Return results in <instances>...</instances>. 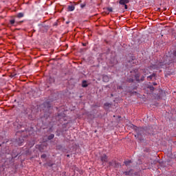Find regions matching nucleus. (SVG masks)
I'll return each instance as SVG.
<instances>
[{"label": "nucleus", "instance_id": "obj_21", "mask_svg": "<svg viewBox=\"0 0 176 176\" xmlns=\"http://www.w3.org/2000/svg\"><path fill=\"white\" fill-rule=\"evenodd\" d=\"M10 23L12 25H13V24H14V19H12L10 21Z\"/></svg>", "mask_w": 176, "mask_h": 176}, {"label": "nucleus", "instance_id": "obj_2", "mask_svg": "<svg viewBox=\"0 0 176 176\" xmlns=\"http://www.w3.org/2000/svg\"><path fill=\"white\" fill-rule=\"evenodd\" d=\"M134 130L137 133V135H135V138L141 141L142 140V135L144 134V128L134 126Z\"/></svg>", "mask_w": 176, "mask_h": 176}, {"label": "nucleus", "instance_id": "obj_22", "mask_svg": "<svg viewBox=\"0 0 176 176\" xmlns=\"http://www.w3.org/2000/svg\"><path fill=\"white\" fill-rule=\"evenodd\" d=\"M41 159H45V157H46V154H43V155H41Z\"/></svg>", "mask_w": 176, "mask_h": 176}, {"label": "nucleus", "instance_id": "obj_13", "mask_svg": "<svg viewBox=\"0 0 176 176\" xmlns=\"http://www.w3.org/2000/svg\"><path fill=\"white\" fill-rule=\"evenodd\" d=\"M53 138H54V134H51L48 136L47 140H53Z\"/></svg>", "mask_w": 176, "mask_h": 176}, {"label": "nucleus", "instance_id": "obj_10", "mask_svg": "<svg viewBox=\"0 0 176 176\" xmlns=\"http://www.w3.org/2000/svg\"><path fill=\"white\" fill-rule=\"evenodd\" d=\"M102 80L103 82H109V77H108V76L107 75H104L102 77Z\"/></svg>", "mask_w": 176, "mask_h": 176}, {"label": "nucleus", "instance_id": "obj_5", "mask_svg": "<svg viewBox=\"0 0 176 176\" xmlns=\"http://www.w3.org/2000/svg\"><path fill=\"white\" fill-rule=\"evenodd\" d=\"M43 107H45V109H47V111H50L51 108L50 102H44Z\"/></svg>", "mask_w": 176, "mask_h": 176}, {"label": "nucleus", "instance_id": "obj_17", "mask_svg": "<svg viewBox=\"0 0 176 176\" xmlns=\"http://www.w3.org/2000/svg\"><path fill=\"white\" fill-rule=\"evenodd\" d=\"M86 6V3H81L80 4V8L81 9H83V8H85Z\"/></svg>", "mask_w": 176, "mask_h": 176}, {"label": "nucleus", "instance_id": "obj_19", "mask_svg": "<svg viewBox=\"0 0 176 176\" xmlns=\"http://www.w3.org/2000/svg\"><path fill=\"white\" fill-rule=\"evenodd\" d=\"M149 89H150L151 91H153L155 90V87H153V86H150Z\"/></svg>", "mask_w": 176, "mask_h": 176}, {"label": "nucleus", "instance_id": "obj_29", "mask_svg": "<svg viewBox=\"0 0 176 176\" xmlns=\"http://www.w3.org/2000/svg\"><path fill=\"white\" fill-rule=\"evenodd\" d=\"M67 157H69V155H67Z\"/></svg>", "mask_w": 176, "mask_h": 176}, {"label": "nucleus", "instance_id": "obj_12", "mask_svg": "<svg viewBox=\"0 0 176 176\" xmlns=\"http://www.w3.org/2000/svg\"><path fill=\"white\" fill-rule=\"evenodd\" d=\"M131 163V160H127V161H124V164L125 166H130V164Z\"/></svg>", "mask_w": 176, "mask_h": 176}, {"label": "nucleus", "instance_id": "obj_15", "mask_svg": "<svg viewBox=\"0 0 176 176\" xmlns=\"http://www.w3.org/2000/svg\"><path fill=\"white\" fill-rule=\"evenodd\" d=\"M82 87H87V84H86V80L82 82Z\"/></svg>", "mask_w": 176, "mask_h": 176}, {"label": "nucleus", "instance_id": "obj_16", "mask_svg": "<svg viewBox=\"0 0 176 176\" xmlns=\"http://www.w3.org/2000/svg\"><path fill=\"white\" fill-rule=\"evenodd\" d=\"M18 19H21L23 17V13L20 12L19 14H17Z\"/></svg>", "mask_w": 176, "mask_h": 176}, {"label": "nucleus", "instance_id": "obj_3", "mask_svg": "<svg viewBox=\"0 0 176 176\" xmlns=\"http://www.w3.org/2000/svg\"><path fill=\"white\" fill-rule=\"evenodd\" d=\"M100 160L102 162V164L104 165V163H107L108 162V156L107 155L103 154L100 156Z\"/></svg>", "mask_w": 176, "mask_h": 176}, {"label": "nucleus", "instance_id": "obj_14", "mask_svg": "<svg viewBox=\"0 0 176 176\" xmlns=\"http://www.w3.org/2000/svg\"><path fill=\"white\" fill-rule=\"evenodd\" d=\"M135 78L138 82H140V74H139L135 75Z\"/></svg>", "mask_w": 176, "mask_h": 176}, {"label": "nucleus", "instance_id": "obj_23", "mask_svg": "<svg viewBox=\"0 0 176 176\" xmlns=\"http://www.w3.org/2000/svg\"><path fill=\"white\" fill-rule=\"evenodd\" d=\"M144 79H145V76H143L141 78L140 80H142V81H144Z\"/></svg>", "mask_w": 176, "mask_h": 176}, {"label": "nucleus", "instance_id": "obj_30", "mask_svg": "<svg viewBox=\"0 0 176 176\" xmlns=\"http://www.w3.org/2000/svg\"><path fill=\"white\" fill-rule=\"evenodd\" d=\"M69 22H66L67 24H69Z\"/></svg>", "mask_w": 176, "mask_h": 176}, {"label": "nucleus", "instance_id": "obj_1", "mask_svg": "<svg viewBox=\"0 0 176 176\" xmlns=\"http://www.w3.org/2000/svg\"><path fill=\"white\" fill-rule=\"evenodd\" d=\"M173 63H176V51L173 52V57L165 56L164 57V61L160 62L157 66V68H162L163 65H170Z\"/></svg>", "mask_w": 176, "mask_h": 176}, {"label": "nucleus", "instance_id": "obj_4", "mask_svg": "<svg viewBox=\"0 0 176 176\" xmlns=\"http://www.w3.org/2000/svg\"><path fill=\"white\" fill-rule=\"evenodd\" d=\"M109 167L116 168L118 167V166H119V164L116 163V161L115 160H111V162H109Z\"/></svg>", "mask_w": 176, "mask_h": 176}, {"label": "nucleus", "instance_id": "obj_31", "mask_svg": "<svg viewBox=\"0 0 176 176\" xmlns=\"http://www.w3.org/2000/svg\"><path fill=\"white\" fill-rule=\"evenodd\" d=\"M83 46H86V44H83Z\"/></svg>", "mask_w": 176, "mask_h": 176}, {"label": "nucleus", "instance_id": "obj_6", "mask_svg": "<svg viewBox=\"0 0 176 176\" xmlns=\"http://www.w3.org/2000/svg\"><path fill=\"white\" fill-rule=\"evenodd\" d=\"M16 122V123H17L19 126H22L23 118H20V117H17Z\"/></svg>", "mask_w": 176, "mask_h": 176}, {"label": "nucleus", "instance_id": "obj_25", "mask_svg": "<svg viewBox=\"0 0 176 176\" xmlns=\"http://www.w3.org/2000/svg\"><path fill=\"white\" fill-rule=\"evenodd\" d=\"M129 82H134V80H133V79H132V78H130V79L129 80Z\"/></svg>", "mask_w": 176, "mask_h": 176}, {"label": "nucleus", "instance_id": "obj_24", "mask_svg": "<svg viewBox=\"0 0 176 176\" xmlns=\"http://www.w3.org/2000/svg\"><path fill=\"white\" fill-rule=\"evenodd\" d=\"M118 89L119 90H121L122 89H123V87H122V86H118Z\"/></svg>", "mask_w": 176, "mask_h": 176}, {"label": "nucleus", "instance_id": "obj_27", "mask_svg": "<svg viewBox=\"0 0 176 176\" xmlns=\"http://www.w3.org/2000/svg\"><path fill=\"white\" fill-rule=\"evenodd\" d=\"M124 9H127V6L126 4L124 5Z\"/></svg>", "mask_w": 176, "mask_h": 176}, {"label": "nucleus", "instance_id": "obj_9", "mask_svg": "<svg viewBox=\"0 0 176 176\" xmlns=\"http://www.w3.org/2000/svg\"><path fill=\"white\" fill-rule=\"evenodd\" d=\"M67 10L68 12H74V10H75V6L72 5L68 6Z\"/></svg>", "mask_w": 176, "mask_h": 176}, {"label": "nucleus", "instance_id": "obj_26", "mask_svg": "<svg viewBox=\"0 0 176 176\" xmlns=\"http://www.w3.org/2000/svg\"><path fill=\"white\" fill-rule=\"evenodd\" d=\"M153 85L154 86H156V85H157V83L153 82Z\"/></svg>", "mask_w": 176, "mask_h": 176}, {"label": "nucleus", "instance_id": "obj_8", "mask_svg": "<svg viewBox=\"0 0 176 176\" xmlns=\"http://www.w3.org/2000/svg\"><path fill=\"white\" fill-rule=\"evenodd\" d=\"M130 2V0H120L119 3L120 5H126V3H129Z\"/></svg>", "mask_w": 176, "mask_h": 176}, {"label": "nucleus", "instance_id": "obj_20", "mask_svg": "<svg viewBox=\"0 0 176 176\" xmlns=\"http://www.w3.org/2000/svg\"><path fill=\"white\" fill-rule=\"evenodd\" d=\"M157 160H155L153 162H151V164H157Z\"/></svg>", "mask_w": 176, "mask_h": 176}, {"label": "nucleus", "instance_id": "obj_11", "mask_svg": "<svg viewBox=\"0 0 176 176\" xmlns=\"http://www.w3.org/2000/svg\"><path fill=\"white\" fill-rule=\"evenodd\" d=\"M155 74H151V76L147 77V80H152V78H155Z\"/></svg>", "mask_w": 176, "mask_h": 176}, {"label": "nucleus", "instance_id": "obj_28", "mask_svg": "<svg viewBox=\"0 0 176 176\" xmlns=\"http://www.w3.org/2000/svg\"><path fill=\"white\" fill-rule=\"evenodd\" d=\"M48 166H49L50 167H52V166H53V164H49Z\"/></svg>", "mask_w": 176, "mask_h": 176}, {"label": "nucleus", "instance_id": "obj_18", "mask_svg": "<svg viewBox=\"0 0 176 176\" xmlns=\"http://www.w3.org/2000/svg\"><path fill=\"white\" fill-rule=\"evenodd\" d=\"M107 10L108 12H113V9L112 8V7L107 8Z\"/></svg>", "mask_w": 176, "mask_h": 176}, {"label": "nucleus", "instance_id": "obj_7", "mask_svg": "<svg viewBox=\"0 0 176 176\" xmlns=\"http://www.w3.org/2000/svg\"><path fill=\"white\" fill-rule=\"evenodd\" d=\"M133 173H134V170H133V169H130L129 171H124V175H133Z\"/></svg>", "mask_w": 176, "mask_h": 176}]
</instances>
